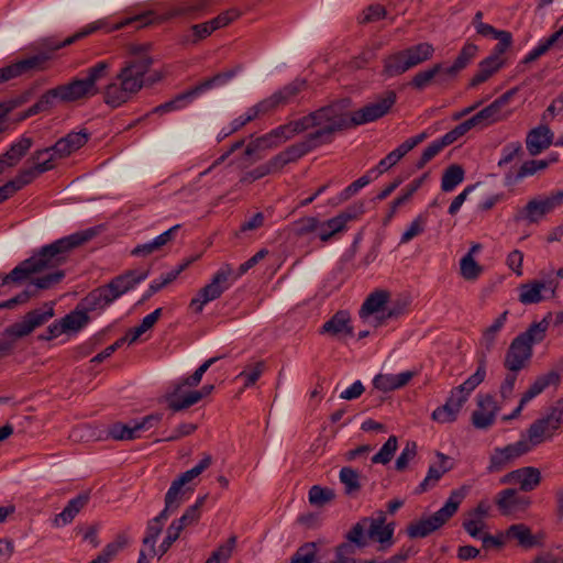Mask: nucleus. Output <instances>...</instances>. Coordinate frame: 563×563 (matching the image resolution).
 Masks as SVG:
<instances>
[{
	"instance_id": "obj_23",
	"label": "nucleus",
	"mask_w": 563,
	"mask_h": 563,
	"mask_svg": "<svg viewBox=\"0 0 563 563\" xmlns=\"http://www.w3.org/2000/svg\"><path fill=\"white\" fill-rule=\"evenodd\" d=\"M478 408L472 413V423L476 429H488L496 419L498 407L493 396H478Z\"/></svg>"
},
{
	"instance_id": "obj_32",
	"label": "nucleus",
	"mask_w": 563,
	"mask_h": 563,
	"mask_svg": "<svg viewBox=\"0 0 563 563\" xmlns=\"http://www.w3.org/2000/svg\"><path fill=\"white\" fill-rule=\"evenodd\" d=\"M56 88L59 93L60 103L75 102L87 97H92V93L81 79H73L68 84L56 86Z\"/></svg>"
},
{
	"instance_id": "obj_43",
	"label": "nucleus",
	"mask_w": 563,
	"mask_h": 563,
	"mask_svg": "<svg viewBox=\"0 0 563 563\" xmlns=\"http://www.w3.org/2000/svg\"><path fill=\"white\" fill-rule=\"evenodd\" d=\"M550 316L551 313L544 317L541 321L531 323L529 328L525 332L517 335V338L523 343L529 344L531 349L534 344L541 343L547 335V331L550 324Z\"/></svg>"
},
{
	"instance_id": "obj_2",
	"label": "nucleus",
	"mask_w": 563,
	"mask_h": 563,
	"mask_svg": "<svg viewBox=\"0 0 563 563\" xmlns=\"http://www.w3.org/2000/svg\"><path fill=\"white\" fill-rule=\"evenodd\" d=\"M97 234L96 228H88L43 246L37 253L16 265L9 274H0V288L10 284L21 285L34 274L58 267L66 262L70 251L87 243Z\"/></svg>"
},
{
	"instance_id": "obj_5",
	"label": "nucleus",
	"mask_w": 563,
	"mask_h": 563,
	"mask_svg": "<svg viewBox=\"0 0 563 563\" xmlns=\"http://www.w3.org/2000/svg\"><path fill=\"white\" fill-rule=\"evenodd\" d=\"M312 117L313 131L308 135L318 146L331 143L335 133L352 128L350 114L339 102L312 111Z\"/></svg>"
},
{
	"instance_id": "obj_52",
	"label": "nucleus",
	"mask_w": 563,
	"mask_h": 563,
	"mask_svg": "<svg viewBox=\"0 0 563 563\" xmlns=\"http://www.w3.org/2000/svg\"><path fill=\"white\" fill-rule=\"evenodd\" d=\"M508 311H504L495 321L484 330L481 344L487 352L492 351L495 346L498 332L504 328L507 321Z\"/></svg>"
},
{
	"instance_id": "obj_1",
	"label": "nucleus",
	"mask_w": 563,
	"mask_h": 563,
	"mask_svg": "<svg viewBox=\"0 0 563 563\" xmlns=\"http://www.w3.org/2000/svg\"><path fill=\"white\" fill-rule=\"evenodd\" d=\"M154 60L146 45H132L117 75L104 87L103 101L111 108H119L131 101L144 87L163 79V74L152 71Z\"/></svg>"
},
{
	"instance_id": "obj_53",
	"label": "nucleus",
	"mask_w": 563,
	"mask_h": 563,
	"mask_svg": "<svg viewBox=\"0 0 563 563\" xmlns=\"http://www.w3.org/2000/svg\"><path fill=\"white\" fill-rule=\"evenodd\" d=\"M319 147L313 140L307 134L306 137L297 142L290 146H288L286 150H284V154L287 157L289 163L296 162L306 154L310 153L311 151Z\"/></svg>"
},
{
	"instance_id": "obj_50",
	"label": "nucleus",
	"mask_w": 563,
	"mask_h": 563,
	"mask_svg": "<svg viewBox=\"0 0 563 563\" xmlns=\"http://www.w3.org/2000/svg\"><path fill=\"white\" fill-rule=\"evenodd\" d=\"M486 376V356L482 355L478 361L476 372L471 375L463 384L455 387L461 394L468 398L470 394L485 379Z\"/></svg>"
},
{
	"instance_id": "obj_63",
	"label": "nucleus",
	"mask_w": 563,
	"mask_h": 563,
	"mask_svg": "<svg viewBox=\"0 0 563 563\" xmlns=\"http://www.w3.org/2000/svg\"><path fill=\"white\" fill-rule=\"evenodd\" d=\"M236 545V537L231 536L224 544L214 550L205 563H227Z\"/></svg>"
},
{
	"instance_id": "obj_28",
	"label": "nucleus",
	"mask_w": 563,
	"mask_h": 563,
	"mask_svg": "<svg viewBox=\"0 0 563 563\" xmlns=\"http://www.w3.org/2000/svg\"><path fill=\"white\" fill-rule=\"evenodd\" d=\"M306 86L307 82L305 79L297 78L267 97L266 100L272 111L279 107L289 104L303 89H306Z\"/></svg>"
},
{
	"instance_id": "obj_4",
	"label": "nucleus",
	"mask_w": 563,
	"mask_h": 563,
	"mask_svg": "<svg viewBox=\"0 0 563 563\" xmlns=\"http://www.w3.org/2000/svg\"><path fill=\"white\" fill-rule=\"evenodd\" d=\"M267 254L266 250H260L255 253L251 258L241 264L235 273L231 265L223 264L212 276L209 284L203 286L197 295L190 300L189 308L196 312L201 313L203 307L222 296L224 291H227L233 283L240 278L242 275L249 272L252 267H254L261 260H263Z\"/></svg>"
},
{
	"instance_id": "obj_24",
	"label": "nucleus",
	"mask_w": 563,
	"mask_h": 563,
	"mask_svg": "<svg viewBox=\"0 0 563 563\" xmlns=\"http://www.w3.org/2000/svg\"><path fill=\"white\" fill-rule=\"evenodd\" d=\"M321 334H329L333 338L344 339L353 335L351 316L346 310L336 311L320 329Z\"/></svg>"
},
{
	"instance_id": "obj_58",
	"label": "nucleus",
	"mask_w": 563,
	"mask_h": 563,
	"mask_svg": "<svg viewBox=\"0 0 563 563\" xmlns=\"http://www.w3.org/2000/svg\"><path fill=\"white\" fill-rule=\"evenodd\" d=\"M89 316L85 309H75L60 319L65 332H77L81 330L89 322Z\"/></svg>"
},
{
	"instance_id": "obj_47",
	"label": "nucleus",
	"mask_w": 563,
	"mask_h": 563,
	"mask_svg": "<svg viewBox=\"0 0 563 563\" xmlns=\"http://www.w3.org/2000/svg\"><path fill=\"white\" fill-rule=\"evenodd\" d=\"M195 98H196V95L191 88L187 91L178 93L172 100L166 101L159 106H156L155 108H153L151 113L164 114V113H168L172 111L180 110V109L187 107Z\"/></svg>"
},
{
	"instance_id": "obj_27",
	"label": "nucleus",
	"mask_w": 563,
	"mask_h": 563,
	"mask_svg": "<svg viewBox=\"0 0 563 563\" xmlns=\"http://www.w3.org/2000/svg\"><path fill=\"white\" fill-rule=\"evenodd\" d=\"M435 455L439 459V464L429 466L427 476L416 488V494H422L434 487L441 477L454 467L450 456L443 454L442 452H437Z\"/></svg>"
},
{
	"instance_id": "obj_20",
	"label": "nucleus",
	"mask_w": 563,
	"mask_h": 563,
	"mask_svg": "<svg viewBox=\"0 0 563 563\" xmlns=\"http://www.w3.org/2000/svg\"><path fill=\"white\" fill-rule=\"evenodd\" d=\"M533 350L529 344L523 343L517 336L511 341L505 356L504 366L509 372H519L523 369L530 358L532 357Z\"/></svg>"
},
{
	"instance_id": "obj_11",
	"label": "nucleus",
	"mask_w": 563,
	"mask_h": 563,
	"mask_svg": "<svg viewBox=\"0 0 563 563\" xmlns=\"http://www.w3.org/2000/svg\"><path fill=\"white\" fill-rule=\"evenodd\" d=\"M495 504L503 516L518 518L530 508L532 500L516 488H506L496 495Z\"/></svg>"
},
{
	"instance_id": "obj_36",
	"label": "nucleus",
	"mask_w": 563,
	"mask_h": 563,
	"mask_svg": "<svg viewBox=\"0 0 563 563\" xmlns=\"http://www.w3.org/2000/svg\"><path fill=\"white\" fill-rule=\"evenodd\" d=\"M114 301L111 290L101 286L90 291L81 301L84 309L88 311L101 310Z\"/></svg>"
},
{
	"instance_id": "obj_29",
	"label": "nucleus",
	"mask_w": 563,
	"mask_h": 563,
	"mask_svg": "<svg viewBox=\"0 0 563 563\" xmlns=\"http://www.w3.org/2000/svg\"><path fill=\"white\" fill-rule=\"evenodd\" d=\"M554 134L548 125L530 130L526 136V147L531 156L539 155L553 143Z\"/></svg>"
},
{
	"instance_id": "obj_12",
	"label": "nucleus",
	"mask_w": 563,
	"mask_h": 563,
	"mask_svg": "<svg viewBox=\"0 0 563 563\" xmlns=\"http://www.w3.org/2000/svg\"><path fill=\"white\" fill-rule=\"evenodd\" d=\"M51 59L46 52L19 59L0 68V84L18 78L24 74L45 69V64Z\"/></svg>"
},
{
	"instance_id": "obj_26",
	"label": "nucleus",
	"mask_w": 563,
	"mask_h": 563,
	"mask_svg": "<svg viewBox=\"0 0 563 563\" xmlns=\"http://www.w3.org/2000/svg\"><path fill=\"white\" fill-rule=\"evenodd\" d=\"M148 272L142 271H128L110 280L106 286L111 290L112 297L118 299L123 294L133 289L137 284L145 280Z\"/></svg>"
},
{
	"instance_id": "obj_45",
	"label": "nucleus",
	"mask_w": 563,
	"mask_h": 563,
	"mask_svg": "<svg viewBox=\"0 0 563 563\" xmlns=\"http://www.w3.org/2000/svg\"><path fill=\"white\" fill-rule=\"evenodd\" d=\"M47 269H45L46 272ZM65 277L64 271L55 269L49 273H45L44 271L40 274L32 275L31 278L27 280L30 282V285L33 289H35L36 295L38 294V290L43 289H49L62 282V279Z\"/></svg>"
},
{
	"instance_id": "obj_42",
	"label": "nucleus",
	"mask_w": 563,
	"mask_h": 563,
	"mask_svg": "<svg viewBox=\"0 0 563 563\" xmlns=\"http://www.w3.org/2000/svg\"><path fill=\"white\" fill-rule=\"evenodd\" d=\"M477 53V45L473 43H466L460 51L454 63L450 67L444 68V74L450 77L456 76L461 70L466 68L468 64H471V62L476 57Z\"/></svg>"
},
{
	"instance_id": "obj_59",
	"label": "nucleus",
	"mask_w": 563,
	"mask_h": 563,
	"mask_svg": "<svg viewBox=\"0 0 563 563\" xmlns=\"http://www.w3.org/2000/svg\"><path fill=\"white\" fill-rule=\"evenodd\" d=\"M212 463L210 454H205L201 461L192 468L181 473L177 478L174 479L177 485L189 486L188 484L198 477L203 471H206Z\"/></svg>"
},
{
	"instance_id": "obj_39",
	"label": "nucleus",
	"mask_w": 563,
	"mask_h": 563,
	"mask_svg": "<svg viewBox=\"0 0 563 563\" xmlns=\"http://www.w3.org/2000/svg\"><path fill=\"white\" fill-rule=\"evenodd\" d=\"M169 516L170 514H168L167 510H162L156 517L148 520L147 522L145 537L143 538V544L150 548L153 555L156 554L155 544L157 538L159 537Z\"/></svg>"
},
{
	"instance_id": "obj_9",
	"label": "nucleus",
	"mask_w": 563,
	"mask_h": 563,
	"mask_svg": "<svg viewBox=\"0 0 563 563\" xmlns=\"http://www.w3.org/2000/svg\"><path fill=\"white\" fill-rule=\"evenodd\" d=\"M89 140L87 130L79 132H70L60 137L52 146L34 151V158H52L53 164L56 165L57 159L66 158L77 150L81 148Z\"/></svg>"
},
{
	"instance_id": "obj_64",
	"label": "nucleus",
	"mask_w": 563,
	"mask_h": 563,
	"mask_svg": "<svg viewBox=\"0 0 563 563\" xmlns=\"http://www.w3.org/2000/svg\"><path fill=\"white\" fill-rule=\"evenodd\" d=\"M317 552L318 549L314 542H306L296 550L289 563H313L317 559Z\"/></svg>"
},
{
	"instance_id": "obj_21",
	"label": "nucleus",
	"mask_w": 563,
	"mask_h": 563,
	"mask_svg": "<svg viewBox=\"0 0 563 563\" xmlns=\"http://www.w3.org/2000/svg\"><path fill=\"white\" fill-rule=\"evenodd\" d=\"M558 288V282L555 279L549 280H533L520 286L519 301L523 305H532L541 302L544 297L542 296L543 290H549L550 296L554 297Z\"/></svg>"
},
{
	"instance_id": "obj_10",
	"label": "nucleus",
	"mask_w": 563,
	"mask_h": 563,
	"mask_svg": "<svg viewBox=\"0 0 563 563\" xmlns=\"http://www.w3.org/2000/svg\"><path fill=\"white\" fill-rule=\"evenodd\" d=\"M556 428L548 416L536 419L520 435L518 443L526 454L532 452L542 443L552 440Z\"/></svg>"
},
{
	"instance_id": "obj_35",
	"label": "nucleus",
	"mask_w": 563,
	"mask_h": 563,
	"mask_svg": "<svg viewBox=\"0 0 563 563\" xmlns=\"http://www.w3.org/2000/svg\"><path fill=\"white\" fill-rule=\"evenodd\" d=\"M411 69L405 49L386 56L383 60V76L391 78Z\"/></svg>"
},
{
	"instance_id": "obj_57",
	"label": "nucleus",
	"mask_w": 563,
	"mask_h": 563,
	"mask_svg": "<svg viewBox=\"0 0 563 563\" xmlns=\"http://www.w3.org/2000/svg\"><path fill=\"white\" fill-rule=\"evenodd\" d=\"M464 180V169L462 166L450 165L443 173L441 189L445 192L453 191Z\"/></svg>"
},
{
	"instance_id": "obj_34",
	"label": "nucleus",
	"mask_w": 563,
	"mask_h": 563,
	"mask_svg": "<svg viewBox=\"0 0 563 563\" xmlns=\"http://www.w3.org/2000/svg\"><path fill=\"white\" fill-rule=\"evenodd\" d=\"M243 69L242 65H236L235 67L231 69H227L224 71L218 73L214 76L205 79L203 81L199 82L195 87H192V90L196 95V97L200 96L207 90H210L212 88L221 87L227 85L230 80H232L241 70Z\"/></svg>"
},
{
	"instance_id": "obj_7",
	"label": "nucleus",
	"mask_w": 563,
	"mask_h": 563,
	"mask_svg": "<svg viewBox=\"0 0 563 563\" xmlns=\"http://www.w3.org/2000/svg\"><path fill=\"white\" fill-rule=\"evenodd\" d=\"M466 496V488L461 487L451 492L445 504L428 518L411 522L407 527V534L411 539L426 538L444 526L457 511Z\"/></svg>"
},
{
	"instance_id": "obj_33",
	"label": "nucleus",
	"mask_w": 563,
	"mask_h": 563,
	"mask_svg": "<svg viewBox=\"0 0 563 563\" xmlns=\"http://www.w3.org/2000/svg\"><path fill=\"white\" fill-rule=\"evenodd\" d=\"M415 373L411 371H406L399 374H378L373 379V385L375 388L383 391H390L406 386Z\"/></svg>"
},
{
	"instance_id": "obj_44",
	"label": "nucleus",
	"mask_w": 563,
	"mask_h": 563,
	"mask_svg": "<svg viewBox=\"0 0 563 563\" xmlns=\"http://www.w3.org/2000/svg\"><path fill=\"white\" fill-rule=\"evenodd\" d=\"M388 298L389 294L385 290H376L372 292L363 302L360 310V317L366 318L374 313H376V316H380Z\"/></svg>"
},
{
	"instance_id": "obj_17",
	"label": "nucleus",
	"mask_w": 563,
	"mask_h": 563,
	"mask_svg": "<svg viewBox=\"0 0 563 563\" xmlns=\"http://www.w3.org/2000/svg\"><path fill=\"white\" fill-rule=\"evenodd\" d=\"M395 523H386V515L378 511L376 517H369L367 537L380 544L379 550H387L394 544Z\"/></svg>"
},
{
	"instance_id": "obj_25",
	"label": "nucleus",
	"mask_w": 563,
	"mask_h": 563,
	"mask_svg": "<svg viewBox=\"0 0 563 563\" xmlns=\"http://www.w3.org/2000/svg\"><path fill=\"white\" fill-rule=\"evenodd\" d=\"M294 132L290 126V123L282 124L275 129H273L267 134L256 139L255 145L249 144L245 150V154L247 156L252 155L256 147H276L283 142H286L290 139H292Z\"/></svg>"
},
{
	"instance_id": "obj_60",
	"label": "nucleus",
	"mask_w": 563,
	"mask_h": 563,
	"mask_svg": "<svg viewBox=\"0 0 563 563\" xmlns=\"http://www.w3.org/2000/svg\"><path fill=\"white\" fill-rule=\"evenodd\" d=\"M265 368V361H258L254 364L247 365L235 378L243 379L244 388H249L260 379Z\"/></svg>"
},
{
	"instance_id": "obj_54",
	"label": "nucleus",
	"mask_w": 563,
	"mask_h": 563,
	"mask_svg": "<svg viewBox=\"0 0 563 563\" xmlns=\"http://www.w3.org/2000/svg\"><path fill=\"white\" fill-rule=\"evenodd\" d=\"M110 67L106 60L98 62L87 69V76L81 80L85 82L92 96L98 93L97 81L103 78Z\"/></svg>"
},
{
	"instance_id": "obj_15",
	"label": "nucleus",
	"mask_w": 563,
	"mask_h": 563,
	"mask_svg": "<svg viewBox=\"0 0 563 563\" xmlns=\"http://www.w3.org/2000/svg\"><path fill=\"white\" fill-rule=\"evenodd\" d=\"M526 455L518 441L507 444L503 448H494L489 454V463L486 467L488 474L503 472L510 466L517 459Z\"/></svg>"
},
{
	"instance_id": "obj_56",
	"label": "nucleus",
	"mask_w": 563,
	"mask_h": 563,
	"mask_svg": "<svg viewBox=\"0 0 563 563\" xmlns=\"http://www.w3.org/2000/svg\"><path fill=\"white\" fill-rule=\"evenodd\" d=\"M340 482L344 486V493L354 496L361 489L360 474L356 470L345 466L340 470Z\"/></svg>"
},
{
	"instance_id": "obj_3",
	"label": "nucleus",
	"mask_w": 563,
	"mask_h": 563,
	"mask_svg": "<svg viewBox=\"0 0 563 563\" xmlns=\"http://www.w3.org/2000/svg\"><path fill=\"white\" fill-rule=\"evenodd\" d=\"M212 1L213 0H183L170 7L162 15H155L153 11H145L140 14L122 19L113 25H109L106 19H101L86 25L80 31L76 32L74 35L65 38L63 42L55 44L54 46H52V49L56 51L65 46L71 45L75 42L95 33L98 30H106V32L109 33L128 26L141 29L153 23H162L167 20L179 16L197 19L208 10V8L212 4Z\"/></svg>"
},
{
	"instance_id": "obj_51",
	"label": "nucleus",
	"mask_w": 563,
	"mask_h": 563,
	"mask_svg": "<svg viewBox=\"0 0 563 563\" xmlns=\"http://www.w3.org/2000/svg\"><path fill=\"white\" fill-rule=\"evenodd\" d=\"M547 213L542 209L538 198L531 199L518 211L515 217L516 221H527L528 223L539 222Z\"/></svg>"
},
{
	"instance_id": "obj_62",
	"label": "nucleus",
	"mask_w": 563,
	"mask_h": 563,
	"mask_svg": "<svg viewBox=\"0 0 563 563\" xmlns=\"http://www.w3.org/2000/svg\"><path fill=\"white\" fill-rule=\"evenodd\" d=\"M444 74L441 63L434 64L431 68L417 73L411 80V86L418 90L424 89L439 74Z\"/></svg>"
},
{
	"instance_id": "obj_49",
	"label": "nucleus",
	"mask_w": 563,
	"mask_h": 563,
	"mask_svg": "<svg viewBox=\"0 0 563 563\" xmlns=\"http://www.w3.org/2000/svg\"><path fill=\"white\" fill-rule=\"evenodd\" d=\"M563 43V27L539 42L525 57L523 63L529 64L544 55L556 42Z\"/></svg>"
},
{
	"instance_id": "obj_41",
	"label": "nucleus",
	"mask_w": 563,
	"mask_h": 563,
	"mask_svg": "<svg viewBox=\"0 0 563 563\" xmlns=\"http://www.w3.org/2000/svg\"><path fill=\"white\" fill-rule=\"evenodd\" d=\"M59 102V93L57 88L48 89L44 92L40 99L30 107L21 117L20 120H25L30 117H33L37 113L48 111L53 109Z\"/></svg>"
},
{
	"instance_id": "obj_6",
	"label": "nucleus",
	"mask_w": 563,
	"mask_h": 563,
	"mask_svg": "<svg viewBox=\"0 0 563 563\" xmlns=\"http://www.w3.org/2000/svg\"><path fill=\"white\" fill-rule=\"evenodd\" d=\"M53 317L54 302H45L41 308L29 311L21 321L5 328L3 335L11 340L0 339V358L12 352L15 340L27 336Z\"/></svg>"
},
{
	"instance_id": "obj_8",
	"label": "nucleus",
	"mask_w": 563,
	"mask_h": 563,
	"mask_svg": "<svg viewBox=\"0 0 563 563\" xmlns=\"http://www.w3.org/2000/svg\"><path fill=\"white\" fill-rule=\"evenodd\" d=\"M397 101V95L394 90H387L377 96L373 101L350 114L352 128L364 125L379 120L389 113Z\"/></svg>"
},
{
	"instance_id": "obj_61",
	"label": "nucleus",
	"mask_w": 563,
	"mask_h": 563,
	"mask_svg": "<svg viewBox=\"0 0 563 563\" xmlns=\"http://www.w3.org/2000/svg\"><path fill=\"white\" fill-rule=\"evenodd\" d=\"M335 498L332 488L313 485L308 493L309 503L316 507H322Z\"/></svg>"
},
{
	"instance_id": "obj_14",
	"label": "nucleus",
	"mask_w": 563,
	"mask_h": 563,
	"mask_svg": "<svg viewBox=\"0 0 563 563\" xmlns=\"http://www.w3.org/2000/svg\"><path fill=\"white\" fill-rule=\"evenodd\" d=\"M560 379V374L556 371H550L543 375L538 376L536 380L530 385V387L522 394L516 409L510 415L505 416L503 419L508 421L519 417L528 402H530L534 397L540 395L548 387L558 385Z\"/></svg>"
},
{
	"instance_id": "obj_38",
	"label": "nucleus",
	"mask_w": 563,
	"mask_h": 563,
	"mask_svg": "<svg viewBox=\"0 0 563 563\" xmlns=\"http://www.w3.org/2000/svg\"><path fill=\"white\" fill-rule=\"evenodd\" d=\"M192 492V487L177 485V483L173 481L165 495V507L163 510H167V512L172 515L188 499Z\"/></svg>"
},
{
	"instance_id": "obj_19",
	"label": "nucleus",
	"mask_w": 563,
	"mask_h": 563,
	"mask_svg": "<svg viewBox=\"0 0 563 563\" xmlns=\"http://www.w3.org/2000/svg\"><path fill=\"white\" fill-rule=\"evenodd\" d=\"M30 161L33 162V166L21 169L13 179L9 180V184H13L14 192L31 184L40 175L53 170L56 167L52 158L43 157L35 159L34 153L31 155Z\"/></svg>"
},
{
	"instance_id": "obj_22",
	"label": "nucleus",
	"mask_w": 563,
	"mask_h": 563,
	"mask_svg": "<svg viewBox=\"0 0 563 563\" xmlns=\"http://www.w3.org/2000/svg\"><path fill=\"white\" fill-rule=\"evenodd\" d=\"M505 538L516 540L523 549H532L544 545L545 533L539 531L533 534L531 529L525 523H515L507 528Z\"/></svg>"
},
{
	"instance_id": "obj_37",
	"label": "nucleus",
	"mask_w": 563,
	"mask_h": 563,
	"mask_svg": "<svg viewBox=\"0 0 563 563\" xmlns=\"http://www.w3.org/2000/svg\"><path fill=\"white\" fill-rule=\"evenodd\" d=\"M507 114L498 107V103L493 101L489 106L485 107L472 118L468 119L473 128L475 126H488L493 123L505 120Z\"/></svg>"
},
{
	"instance_id": "obj_55",
	"label": "nucleus",
	"mask_w": 563,
	"mask_h": 563,
	"mask_svg": "<svg viewBox=\"0 0 563 563\" xmlns=\"http://www.w3.org/2000/svg\"><path fill=\"white\" fill-rule=\"evenodd\" d=\"M429 220L428 211L419 213L408 225L405 232L401 234L400 244H407L412 239L422 234L426 230L427 223Z\"/></svg>"
},
{
	"instance_id": "obj_16",
	"label": "nucleus",
	"mask_w": 563,
	"mask_h": 563,
	"mask_svg": "<svg viewBox=\"0 0 563 563\" xmlns=\"http://www.w3.org/2000/svg\"><path fill=\"white\" fill-rule=\"evenodd\" d=\"M362 212V206L358 208L350 207L327 221H320L318 233L319 239L324 243L329 242L336 234L346 231L347 222L355 220Z\"/></svg>"
},
{
	"instance_id": "obj_30",
	"label": "nucleus",
	"mask_w": 563,
	"mask_h": 563,
	"mask_svg": "<svg viewBox=\"0 0 563 563\" xmlns=\"http://www.w3.org/2000/svg\"><path fill=\"white\" fill-rule=\"evenodd\" d=\"M490 505L487 500H481L475 508L467 512V517L462 522L463 529L474 539L479 538L482 529L485 527L484 519L488 516Z\"/></svg>"
},
{
	"instance_id": "obj_48",
	"label": "nucleus",
	"mask_w": 563,
	"mask_h": 563,
	"mask_svg": "<svg viewBox=\"0 0 563 563\" xmlns=\"http://www.w3.org/2000/svg\"><path fill=\"white\" fill-rule=\"evenodd\" d=\"M32 145L33 139L26 135H22L19 140L10 145L9 150L3 155L7 157V162H9V164L16 166L32 147Z\"/></svg>"
},
{
	"instance_id": "obj_31",
	"label": "nucleus",
	"mask_w": 563,
	"mask_h": 563,
	"mask_svg": "<svg viewBox=\"0 0 563 563\" xmlns=\"http://www.w3.org/2000/svg\"><path fill=\"white\" fill-rule=\"evenodd\" d=\"M90 499L88 492L80 493L75 498L70 499L62 512L57 514L53 520L54 526L63 527L70 523L74 518L84 509Z\"/></svg>"
},
{
	"instance_id": "obj_13",
	"label": "nucleus",
	"mask_w": 563,
	"mask_h": 563,
	"mask_svg": "<svg viewBox=\"0 0 563 563\" xmlns=\"http://www.w3.org/2000/svg\"><path fill=\"white\" fill-rule=\"evenodd\" d=\"M194 387L186 383V378L173 383L164 396L167 407L178 412L199 402L200 395L194 393Z\"/></svg>"
},
{
	"instance_id": "obj_18",
	"label": "nucleus",
	"mask_w": 563,
	"mask_h": 563,
	"mask_svg": "<svg viewBox=\"0 0 563 563\" xmlns=\"http://www.w3.org/2000/svg\"><path fill=\"white\" fill-rule=\"evenodd\" d=\"M541 472L533 466L514 470L500 478V484H518L519 492H531L541 483Z\"/></svg>"
},
{
	"instance_id": "obj_40",
	"label": "nucleus",
	"mask_w": 563,
	"mask_h": 563,
	"mask_svg": "<svg viewBox=\"0 0 563 563\" xmlns=\"http://www.w3.org/2000/svg\"><path fill=\"white\" fill-rule=\"evenodd\" d=\"M504 65L503 59L496 57H486L478 64V69L470 80L468 87L475 88L478 85L487 81L494 74H496Z\"/></svg>"
},
{
	"instance_id": "obj_46",
	"label": "nucleus",
	"mask_w": 563,
	"mask_h": 563,
	"mask_svg": "<svg viewBox=\"0 0 563 563\" xmlns=\"http://www.w3.org/2000/svg\"><path fill=\"white\" fill-rule=\"evenodd\" d=\"M410 68H413L433 57L434 47L432 44L422 42L405 48Z\"/></svg>"
}]
</instances>
